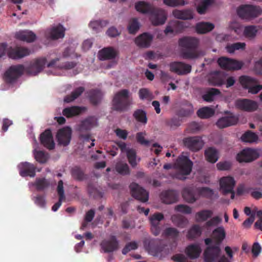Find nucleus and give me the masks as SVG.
<instances>
[{
    "label": "nucleus",
    "instance_id": "obj_20",
    "mask_svg": "<svg viewBox=\"0 0 262 262\" xmlns=\"http://www.w3.org/2000/svg\"><path fill=\"white\" fill-rule=\"evenodd\" d=\"M179 193L175 190H164L160 194L161 202L166 204H171L178 201Z\"/></svg>",
    "mask_w": 262,
    "mask_h": 262
},
{
    "label": "nucleus",
    "instance_id": "obj_2",
    "mask_svg": "<svg viewBox=\"0 0 262 262\" xmlns=\"http://www.w3.org/2000/svg\"><path fill=\"white\" fill-rule=\"evenodd\" d=\"M136 10L143 14H149V19L155 26L163 25L167 19L165 11L144 1H139L135 4Z\"/></svg>",
    "mask_w": 262,
    "mask_h": 262
},
{
    "label": "nucleus",
    "instance_id": "obj_64",
    "mask_svg": "<svg viewBox=\"0 0 262 262\" xmlns=\"http://www.w3.org/2000/svg\"><path fill=\"white\" fill-rule=\"evenodd\" d=\"M138 248V244L135 242H132L127 243L123 248L122 253L125 255L132 250H136Z\"/></svg>",
    "mask_w": 262,
    "mask_h": 262
},
{
    "label": "nucleus",
    "instance_id": "obj_62",
    "mask_svg": "<svg viewBox=\"0 0 262 262\" xmlns=\"http://www.w3.org/2000/svg\"><path fill=\"white\" fill-rule=\"evenodd\" d=\"M209 84L213 86H221L224 83V80L219 76H212L208 79Z\"/></svg>",
    "mask_w": 262,
    "mask_h": 262
},
{
    "label": "nucleus",
    "instance_id": "obj_59",
    "mask_svg": "<svg viewBox=\"0 0 262 262\" xmlns=\"http://www.w3.org/2000/svg\"><path fill=\"white\" fill-rule=\"evenodd\" d=\"M164 233L166 236L170 237L173 239H176L179 236V231L176 228L169 227L165 229Z\"/></svg>",
    "mask_w": 262,
    "mask_h": 262
},
{
    "label": "nucleus",
    "instance_id": "obj_8",
    "mask_svg": "<svg viewBox=\"0 0 262 262\" xmlns=\"http://www.w3.org/2000/svg\"><path fill=\"white\" fill-rule=\"evenodd\" d=\"M239 80L243 87L245 89H248L249 93L255 94L262 90V85H257V81L249 76H242L239 77Z\"/></svg>",
    "mask_w": 262,
    "mask_h": 262
},
{
    "label": "nucleus",
    "instance_id": "obj_47",
    "mask_svg": "<svg viewBox=\"0 0 262 262\" xmlns=\"http://www.w3.org/2000/svg\"><path fill=\"white\" fill-rule=\"evenodd\" d=\"M87 190L89 194L95 199L102 198L103 196V193L96 188L92 183L88 184Z\"/></svg>",
    "mask_w": 262,
    "mask_h": 262
},
{
    "label": "nucleus",
    "instance_id": "obj_48",
    "mask_svg": "<svg viewBox=\"0 0 262 262\" xmlns=\"http://www.w3.org/2000/svg\"><path fill=\"white\" fill-rule=\"evenodd\" d=\"M241 139L244 142L252 143L258 140V136L255 133L248 130L242 135Z\"/></svg>",
    "mask_w": 262,
    "mask_h": 262
},
{
    "label": "nucleus",
    "instance_id": "obj_14",
    "mask_svg": "<svg viewBox=\"0 0 262 262\" xmlns=\"http://www.w3.org/2000/svg\"><path fill=\"white\" fill-rule=\"evenodd\" d=\"M259 156L256 150L248 148L243 149L237 155L236 160L239 163H249L256 160Z\"/></svg>",
    "mask_w": 262,
    "mask_h": 262
},
{
    "label": "nucleus",
    "instance_id": "obj_61",
    "mask_svg": "<svg viewBox=\"0 0 262 262\" xmlns=\"http://www.w3.org/2000/svg\"><path fill=\"white\" fill-rule=\"evenodd\" d=\"M198 191L200 195L207 198H211L213 194V190L209 187H200L198 188Z\"/></svg>",
    "mask_w": 262,
    "mask_h": 262
},
{
    "label": "nucleus",
    "instance_id": "obj_3",
    "mask_svg": "<svg viewBox=\"0 0 262 262\" xmlns=\"http://www.w3.org/2000/svg\"><path fill=\"white\" fill-rule=\"evenodd\" d=\"M129 91L122 89L116 93L113 100V108L114 110L123 112L127 110L132 104Z\"/></svg>",
    "mask_w": 262,
    "mask_h": 262
},
{
    "label": "nucleus",
    "instance_id": "obj_22",
    "mask_svg": "<svg viewBox=\"0 0 262 262\" xmlns=\"http://www.w3.org/2000/svg\"><path fill=\"white\" fill-rule=\"evenodd\" d=\"M163 219V214L159 212H156L149 217L151 231L155 236L158 235L160 233L161 227L160 222Z\"/></svg>",
    "mask_w": 262,
    "mask_h": 262
},
{
    "label": "nucleus",
    "instance_id": "obj_4",
    "mask_svg": "<svg viewBox=\"0 0 262 262\" xmlns=\"http://www.w3.org/2000/svg\"><path fill=\"white\" fill-rule=\"evenodd\" d=\"M98 125V119L95 116H89L82 120L78 126L79 139L83 141H89L91 135L88 132Z\"/></svg>",
    "mask_w": 262,
    "mask_h": 262
},
{
    "label": "nucleus",
    "instance_id": "obj_26",
    "mask_svg": "<svg viewBox=\"0 0 262 262\" xmlns=\"http://www.w3.org/2000/svg\"><path fill=\"white\" fill-rule=\"evenodd\" d=\"M238 121V118L237 116L233 113H228L227 116L219 119L216 122V125L220 128H224L235 125Z\"/></svg>",
    "mask_w": 262,
    "mask_h": 262
},
{
    "label": "nucleus",
    "instance_id": "obj_32",
    "mask_svg": "<svg viewBox=\"0 0 262 262\" xmlns=\"http://www.w3.org/2000/svg\"><path fill=\"white\" fill-rule=\"evenodd\" d=\"M182 194L185 201L189 203H193L197 200L196 190L193 187L184 188Z\"/></svg>",
    "mask_w": 262,
    "mask_h": 262
},
{
    "label": "nucleus",
    "instance_id": "obj_13",
    "mask_svg": "<svg viewBox=\"0 0 262 262\" xmlns=\"http://www.w3.org/2000/svg\"><path fill=\"white\" fill-rule=\"evenodd\" d=\"M204 252L205 262H216L220 256V246L216 245H207Z\"/></svg>",
    "mask_w": 262,
    "mask_h": 262
},
{
    "label": "nucleus",
    "instance_id": "obj_57",
    "mask_svg": "<svg viewBox=\"0 0 262 262\" xmlns=\"http://www.w3.org/2000/svg\"><path fill=\"white\" fill-rule=\"evenodd\" d=\"M246 47V43L245 42H237L228 45L226 47L227 51L230 53H233L236 50H244Z\"/></svg>",
    "mask_w": 262,
    "mask_h": 262
},
{
    "label": "nucleus",
    "instance_id": "obj_46",
    "mask_svg": "<svg viewBox=\"0 0 262 262\" xmlns=\"http://www.w3.org/2000/svg\"><path fill=\"white\" fill-rule=\"evenodd\" d=\"M171 220L172 223L179 227H184L188 223L187 219L181 215H173Z\"/></svg>",
    "mask_w": 262,
    "mask_h": 262
},
{
    "label": "nucleus",
    "instance_id": "obj_5",
    "mask_svg": "<svg viewBox=\"0 0 262 262\" xmlns=\"http://www.w3.org/2000/svg\"><path fill=\"white\" fill-rule=\"evenodd\" d=\"M179 171L174 174L176 179L184 180L185 176L190 173L193 166L192 162L186 156L179 157L176 164Z\"/></svg>",
    "mask_w": 262,
    "mask_h": 262
},
{
    "label": "nucleus",
    "instance_id": "obj_29",
    "mask_svg": "<svg viewBox=\"0 0 262 262\" xmlns=\"http://www.w3.org/2000/svg\"><path fill=\"white\" fill-rule=\"evenodd\" d=\"M117 55V51L111 47L104 48L99 52V58L101 60L113 59Z\"/></svg>",
    "mask_w": 262,
    "mask_h": 262
},
{
    "label": "nucleus",
    "instance_id": "obj_38",
    "mask_svg": "<svg viewBox=\"0 0 262 262\" xmlns=\"http://www.w3.org/2000/svg\"><path fill=\"white\" fill-rule=\"evenodd\" d=\"M174 17L180 19H191L193 18V15L190 10H174L172 12Z\"/></svg>",
    "mask_w": 262,
    "mask_h": 262
},
{
    "label": "nucleus",
    "instance_id": "obj_39",
    "mask_svg": "<svg viewBox=\"0 0 262 262\" xmlns=\"http://www.w3.org/2000/svg\"><path fill=\"white\" fill-rule=\"evenodd\" d=\"M221 92L215 88H210L202 96L203 99L208 102H211L214 99L215 96L219 95Z\"/></svg>",
    "mask_w": 262,
    "mask_h": 262
},
{
    "label": "nucleus",
    "instance_id": "obj_28",
    "mask_svg": "<svg viewBox=\"0 0 262 262\" xmlns=\"http://www.w3.org/2000/svg\"><path fill=\"white\" fill-rule=\"evenodd\" d=\"M65 29L63 26L59 24L56 27H53L49 32H47L46 36L47 38L52 40H56L62 38L64 36Z\"/></svg>",
    "mask_w": 262,
    "mask_h": 262
},
{
    "label": "nucleus",
    "instance_id": "obj_1",
    "mask_svg": "<svg viewBox=\"0 0 262 262\" xmlns=\"http://www.w3.org/2000/svg\"><path fill=\"white\" fill-rule=\"evenodd\" d=\"M178 45L181 49V54L184 59H196L203 55L199 49L200 40L193 36H185L178 40Z\"/></svg>",
    "mask_w": 262,
    "mask_h": 262
},
{
    "label": "nucleus",
    "instance_id": "obj_24",
    "mask_svg": "<svg viewBox=\"0 0 262 262\" xmlns=\"http://www.w3.org/2000/svg\"><path fill=\"white\" fill-rule=\"evenodd\" d=\"M19 174L23 177H34L36 175V167L33 164L25 162L18 165Z\"/></svg>",
    "mask_w": 262,
    "mask_h": 262
},
{
    "label": "nucleus",
    "instance_id": "obj_7",
    "mask_svg": "<svg viewBox=\"0 0 262 262\" xmlns=\"http://www.w3.org/2000/svg\"><path fill=\"white\" fill-rule=\"evenodd\" d=\"M25 72V66L23 64L11 66L4 74L6 82L11 83L21 76Z\"/></svg>",
    "mask_w": 262,
    "mask_h": 262
},
{
    "label": "nucleus",
    "instance_id": "obj_36",
    "mask_svg": "<svg viewBox=\"0 0 262 262\" xmlns=\"http://www.w3.org/2000/svg\"><path fill=\"white\" fill-rule=\"evenodd\" d=\"M214 25L210 23L201 22L196 25L195 29L198 34H205L212 31Z\"/></svg>",
    "mask_w": 262,
    "mask_h": 262
},
{
    "label": "nucleus",
    "instance_id": "obj_56",
    "mask_svg": "<svg viewBox=\"0 0 262 262\" xmlns=\"http://www.w3.org/2000/svg\"><path fill=\"white\" fill-rule=\"evenodd\" d=\"M138 94L140 99L142 100H151L153 97L152 93L147 88L140 89Z\"/></svg>",
    "mask_w": 262,
    "mask_h": 262
},
{
    "label": "nucleus",
    "instance_id": "obj_42",
    "mask_svg": "<svg viewBox=\"0 0 262 262\" xmlns=\"http://www.w3.org/2000/svg\"><path fill=\"white\" fill-rule=\"evenodd\" d=\"M214 110L210 107L205 106L200 108L197 111V115L202 119L209 118L214 114Z\"/></svg>",
    "mask_w": 262,
    "mask_h": 262
},
{
    "label": "nucleus",
    "instance_id": "obj_51",
    "mask_svg": "<svg viewBox=\"0 0 262 262\" xmlns=\"http://www.w3.org/2000/svg\"><path fill=\"white\" fill-rule=\"evenodd\" d=\"M140 24L136 18L131 19L129 22L127 27L128 32L130 34H134L139 30Z\"/></svg>",
    "mask_w": 262,
    "mask_h": 262
},
{
    "label": "nucleus",
    "instance_id": "obj_23",
    "mask_svg": "<svg viewBox=\"0 0 262 262\" xmlns=\"http://www.w3.org/2000/svg\"><path fill=\"white\" fill-rule=\"evenodd\" d=\"M72 129L69 127L60 129L57 134V138L59 144L66 146L69 144L71 140Z\"/></svg>",
    "mask_w": 262,
    "mask_h": 262
},
{
    "label": "nucleus",
    "instance_id": "obj_17",
    "mask_svg": "<svg viewBox=\"0 0 262 262\" xmlns=\"http://www.w3.org/2000/svg\"><path fill=\"white\" fill-rule=\"evenodd\" d=\"M217 63L221 68L226 70H239L243 66L241 62L225 57L219 58Z\"/></svg>",
    "mask_w": 262,
    "mask_h": 262
},
{
    "label": "nucleus",
    "instance_id": "obj_11",
    "mask_svg": "<svg viewBox=\"0 0 262 262\" xmlns=\"http://www.w3.org/2000/svg\"><path fill=\"white\" fill-rule=\"evenodd\" d=\"M235 182L233 178L231 177H225L220 179V191L224 195L231 193V199H233L235 193L233 190Z\"/></svg>",
    "mask_w": 262,
    "mask_h": 262
},
{
    "label": "nucleus",
    "instance_id": "obj_10",
    "mask_svg": "<svg viewBox=\"0 0 262 262\" xmlns=\"http://www.w3.org/2000/svg\"><path fill=\"white\" fill-rule=\"evenodd\" d=\"M46 62L45 58L35 59L31 61L28 67H25V72L28 75L35 76L43 70Z\"/></svg>",
    "mask_w": 262,
    "mask_h": 262
},
{
    "label": "nucleus",
    "instance_id": "obj_30",
    "mask_svg": "<svg viewBox=\"0 0 262 262\" xmlns=\"http://www.w3.org/2000/svg\"><path fill=\"white\" fill-rule=\"evenodd\" d=\"M202 252V249L199 244H193L188 245L186 249V255L192 259L198 258Z\"/></svg>",
    "mask_w": 262,
    "mask_h": 262
},
{
    "label": "nucleus",
    "instance_id": "obj_12",
    "mask_svg": "<svg viewBox=\"0 0 262 262\" xmlns=\"http://www.w3.org/2000/svg\"><path fill=\"white\" fill-rule=\"evenodd\" d=\"M31 54V51L27 48L16 46L9 47L7 50L8 57L13 60H19Z\"/></svg>",
    "mask_w": 262,
    "mask_h": 262
},
{
    "label": "nucleus",
    "instance_id": "obj_31",
    "mask_svg": "<svg viewBox=\"0 0 262 262\" xmlns=\"http://www.w3.org/2000/svg\"><path fill=\"white\" fill-rule=\"evenodd\" d=\"M15 37L17 39L27 42H33L36 38V35L32 31L24 30L16 32Z\"/></svg>",
    "mask_w": 262,
    "mask_h": 262
},
{
    "label": "nucleus",
    "instance_id": "obj_37",
    "mask_svg": "<svg viewBox=\"0 0 262 262\" xmlns=\"http://www.w3.org/2000/svg\"><path fill=\"white\" fill-rule=\"evenodd\" d=\"M202 233V230L198 225H193L188 231L186 237L189 240H194L199 237Z\"/></svg>",
    "mask_w": 262,
    "mask_h": 262
},
{
    "label": "nucleus",
    "instance_id": "obj_27",
    "mask_svg": "<svg viewBox=\"0 0 262 262\" xmlns=\"http://www.w3.org/2000/svg\"><path fill=\"white\" fill-rule=\"evenodd\" d=\"M40 141L44 147L49 150L53 149L55 147V143L53 137L50 129H46L40 135Z\"/></svg>",
    "mask_w": 262,
    "mask_h": 262
},
{
    "label": "nucleus",
    "instance_id": "obj_50",
    "mask_svg": "<svg viewBox=\"0 0 262 262\" xmlns=\"http://www.w3.org/2000/svg\"><path fill=\"white\" fill-rule=\"evenodd\" d=\"M126 156L129 163L133 167H135L137 165V163L136 162L137 155L136 150L133 148L127 149Z\"/></svg>",
    "mask_w": 262,
    "mask_h": 262
},
{
    "label": "nucleus",
    "instance_id": "obj_25",
    "mask_svg": "<svg viewBox=\"0 0 262 262\" xmlns=\"http://www.w3.org/2000/svg\"><path fill=\"white\" fill-rule=\"evenodd\" d=\"M235 105L238 108L248 112H254L258 107L256 102L247 99L237 100Z\"/></svg>",
    "mask_w": 262,
    "mask_h": 262
},
{
    "label": "nucleus",
    "instance_id": "obj_19",
    "mask_svg": "<svg viewBox=\"0 0 262 262\" xmlns=\"http://www.w3.org/2000/svg\"><path fill=\"white\" fill-rule=\"evenodd\" d=\"M100 245L105 253L115 251L119 247V241L115 235H111L109 239L103 240Z\"/></svg>",
    "mask_w": 262,
    "mask_h": 262
},
{
    "label": "nucleus",
    "instance_id": "obj_58",
    "mask_svg": "<svg viewBox=\"0 0 262 262\" xmlns=\"http://www.w3.org/2000/svg\"><path fill=\"white\" fill-rule=\"evenodd\" d=\"M163 2L164 5L171 7L184 6L187 4L184 0H163Z\"/></svg>",
    "mask_w": 262,
    "mask_h": 262
},
{
    "label": "nucleus",
    "instance_id": "obj_49",
    "mask_svg": "<svg viewBox=\"0 0 262 262\" xmlns=\"http://www.w3.org/2000/svg\"><path fill=\"white\" fill-rule=\"evenodd\" d=\"M34 185L38 191H41L50 186V182L45 178H37Z\"/></svg>",
    "mask_w": 262,
    "mask_h": 262
},
{
    "label": "nucleus",
    "instance_id": "obj_55",
    "mask_svg": "<svg viewBox=\"0 0 262 262\" xmlns=\"http://www.w3.org/2000/svg\"><path fill=\"white\" fill-rule=\"evenodd\" d=\"M116 171L122 175H126L129 173V169L128 165L125 163L119 162L116 165Z\"/></svg>",
    "mask_w": 262,
    "mask_h": 262
},
{
    "label": "nucleus",
    "instance_id": "obj_60",
    "mask_svg": "<svg viewBox=\"0 0 262 262\" xmlns=\"http://www.w3.org/2000/svg\"><path fill=\"white\" fill-rule=\"evenodd\" d=\"M171 25L176 32H181L187 27L186 24L180 20H174L171 22Z\"/></svg>",
    "mask_w": 262,
    "mask_h": 262
},
{
    "label": "nucleus",
    "instance_id": "obj_41",
    "mask_svg": "<svg viewBox=\"0 0 262 262\" xmlns=\"http://www.w3.org/2000/svg\"><path fill=\"white\" fill-rule=\"evenodd\" d=\"M108 24V21L106 20H99L92 21L89 24V27L95 32L101 31V29Z\"/></svg>",
    "mask_w": 262,
    "mask_h": 262
},
{
    "label": "nucleus",
    "instance_id": "obj_54",
    "mask_svg": "<svg viewBox=\"0 0 262 262\" xmlns=\"http://www.w3.org/2000/svg\"><path fill=\"white\" fill-rule=\"evenodd\" d=\"M34 157L36 160L40 163H46L49 158L48 154L41 150H35Z\"/></svg>",
    "mask_w": 262,
    "mask_h": 262
},
{
    "label": "nucleus",
    "instance_id": "obj_35",
    "mask_svg": "<svg viewBox=\"0 0 262 262\" xmlns=\"http://www.w3.org/2000/svg\"><path fill=\"white\" fill-rule=\"evenodd\" d=\"M204 155L206 160L211 163H215L219 159L218 151L212 147L207 148L205 150Z\"/></svg>",
    "mask_w": 262,
    "mask_h": 262
},
{
    "label": "nucleus",
    "instance_id": "obj_6",
    "mask_svg": "<svg viewBox=\"0 0 262 262\" xmlns=\"http://www.w3.org/2000/svg\"><path fill=\"white\" fill-rule=\"evenodd\" d=\"M237 13L242 19L250 20L260 15L262 13V10L259 7L245 5L238 8Z\"/></svg>",
    "mask_w": 262,
    "mask_h": 262
},
{
    "label": "nucleus",
    "instance_id": "obj_33",
    "mask_svg": "<svg viewBox=\"0 0 262 262\" xmlns=\"http://www.w3.org/2000/svg\"><path fill=\"white\" fill-rule=\"evenodd\" d=\"M144 247L149 252L157 253L159 251L158 242L157 239L146 238L143 241Z\"/></svg>",
    "mask_w": 262,
    "mask_h": 262
},
{
    "label": "nucleus",
    "instance_id": "obj_63",
    "mask_svg": "<svg viewBox=\"0 0 262 262\" xmlns=\"http://www.w3.org/2000/svg\"><path fill=\"white\" fill-rule=\"evenodd\" d=\"M145 132H139L136 134L137 141L141 145L147 146L149 142L145 139Z\"/></svg>",
    "mask_w": 262,
    "mask_h": 262
},
{
    "label": "nucleus",
    "instance_id": "obj_34",
    "mask_svg": "<svg viewBox=\"0 0 262 262\" xmlns=\"http://www.w3.org/2000/svg\"><path fill=\"white\" fill-rule=\"evenodd\" d=\"M85 110V107L77 106L66 107L62 111V114L67 118H71L78 115Z\"/></svg>",
    "mask_w": 262,
    "mask_h": 262
},
{
    "label": "nucleus",
    "instance_id": "obj_52",
    "mask_svg": "<svg viewBox=\"0 0 262 262\" xmlns=\"http://www.w3.org/2000/svg\"><path fill=\"white\" fill-rule=\"evenodd\" d=\"M212 211L209 210H203L196 213L198 221H205L212 215Z\"/></svg>",
    "mask_w": 262,
    "mask_h": 262
},
{
    "label": "nucleus",
    "instance_id": "obj_15",
    "mask_svg": "<svg viewBox=\"0 0 262 262\" xmlns=\"http://www.w3.org/2000/svg\"><path fill=\"white\" fill-rule=\"evenodd\" d=\"M225 237L226 232L223 226H220L212 231V238H207L205 239L204 242L206 245H209L213 240L214 245L220 246Z\"/></svg>",
    "mask_w": 262,
    "mask_h": 262
},
{
    "label": "nucleus",
    "instance_id": "obj_53",
    "mask_svg": "<svg viewBox=\"0 0 262 262\" xmlns=\"http://www.w3.org/2000/svg\"><path fill=\"white\" fill-rule=\"evenodd\" d=\"M258 29L255 26H248L245 28L244 34L245 37L249 38H253L255 37Z\"/></svg>",
    "mask_w": 262,
    "mask_h": 262
},
{
    "label": "nucleus",
    "instance_id": "obj_43",
    "mask_svg": "<svg viewBox=\"0 0 262 262\" xmlns=\"http://www.w3.org/2000/svg\"><path fill=\"white\" fill-rule=\"evenodd\" d=\"M102 93L98 90H91L89 92V98L91 102L94 105H97L101 100Z\"/></svg>",
    "mask_w": 262,
    "mask_h": 262
},
{
    "label": "nucleus",
    "instance_id": "obj_18",
    "mask_svg": "<svg viewBox=\"0 0 262 262\" xmlns=\"http://www.w3.org/2000/svg\"><path fill=\"white\" fill-rule=\"evenodd\" d=\"M169 69L179 75H184L191 72V66L182 61H174L169 64Z\"/></svg>",
    "mask_w": 262,
    "mask_h": 262
},
{
    "label": "nucleus",
    "instance_id": "obj_21",
    "mask_svg": "<svg viewBox=\"0 0 262 262\" xmlns=\"http://www.w3.org/2000/svg\"><path fill=\"white\" fill-rule=\"evenodd\" d=\"M154 39V35L148 32L143 33L135 38V43L140 48H149Z\"/></svg>",
    "mask_w": 262,
    "mask_h": 262
},
{
    "label": "nucleus",
    "instance_id": "obj_45",
    "mask_svg": "<svg viewBox=\"0 0 262 262\" xmlns=\"http://www.w3.org/2000/svg\"><path fill=\"white\" fill-rule=\"evenodd\" d=\"M134 118L139 122L145 124L147 122L146 113L143 110L138 109L133 113Z\"/></svg>",
    "mask_w": 262,
    "mask_h": 262
},
{
    "label": "nucleus",
    "instance_id": "obj_9",
    "mask_svg": "<svg viewBox=\"0 0 262 262\" xmlns=\"http://www.w3.org/2000/svg\"><path fill=\"white\" fill-rule=\"evenodd\" d=\"M184 146L190 150L196 152L200 150L204 145V142L200 136L184 138L183 140Z\"/></svg>",
    "mask_w": 262,
    "mask_h": 262
},
{
    "label": "nucleus",
    "instance_id": "obj_44",
    "mask_svg": "<svg viewBox=\"0 0 262 262\" xmlns=\"http://www.w3.org/2000/svg\"><path fill=\"white\" fill-rule=\"evenodd\" d=\"M71 175L77 181H82L85 179V174L83 170L78 166H75L72 168Z\"/></svg>",
    "mask_w": 262,
    "mask_h": 262
},
{
    "label": "nucleus",
    "instance_id": "obj_40",
    "mask_svg": "<svg viewBox=\"0 0 262 262\" xmlns=\"http://www.w3.org/2000/svg\"><path fill=\"white\" fill-rule=\"evenodd\" d=\"M85 89L83 86H79L74 90L70 95H67L64 98V101L67 103L72 102L80 96L84 91Z\"/></svg>",
    "mask_w": 262,
    "mask_h": 262
},
{
    "label": "nucleus",
    "instance_id": "obj_16",
    "mask_svg": "<svg viewBox=\"0 0 262 262\" xmlns=\"http://www.w3.org/2000/svg\"><path fill=\"white\" fill-rule=\"evenodd\" d=\"M132 196L142 202H146L148 200V192L138 184L132 183L129 186Z\"/></svg>",
    "mask_w": 262,
    "mask_h": 262
}]
</instances>
